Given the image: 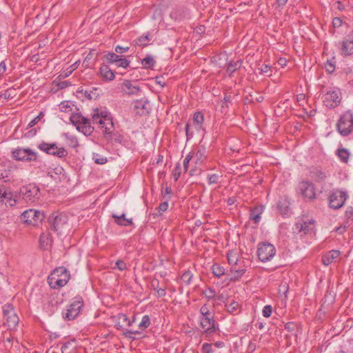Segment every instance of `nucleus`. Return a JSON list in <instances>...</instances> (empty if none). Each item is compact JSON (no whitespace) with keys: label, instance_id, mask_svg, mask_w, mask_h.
I'll list each match as a JSON object with an SVG mask.
<instances>
[{"label":"nucleus","instance_id":"36","mask_svg":"<svg viewBox=\"0 0 353 353\" xmlns=\"http://www.w3.org/2000/svg\"><path fill=\"white\" fill-rule=\"evenodd\" d=\"M74 347V341H68L62 345L61 352L62 353H72Z\"/></svg>","mask_w":353,"mask_h":353},{"label":"nucleus","instance_id":"19","mask_svg":"<svg viewBox=\"0 0 353 353\" xmlns=\"http://www.w3.org/2000/svg\"><path fill=\"white\" fill-rule=\"evenodd\" d=\"M121 92L128 96H139L141 89L138 85H134L131 81L125 80L121 85Z\"/></svg>","mask_w":353,"mask_h":353},{"label":"nucleus","instance_id":"59","mask_svg":"<svg viewBox=\"0 0 353 353\" xmlns=\"http://www.w3.org/2000/svg\"><path fill=\"white\" fill-rule=\"evenodd\" d=\"M6 71V64L4 61L0 63V76L3 75Z\"/></svg>","mask_w":353,"mask_h":353},{"label":"nucleus","instance_id":"3","mask_svg":"<svg viewBox=\"0 0 353 353\" xmlns=\"http://www.w3.org/2000/svg\"><path fill=\"white\" fill-rule=\"evenodd\" d=\"M70 121L77 127L79 131L85 136H89L93 132L94 128L91 126L90 120L81 114L79 113L72 114L70 117Z\"/></svg>","mask_w":353,"mask_h":353},{"label":"nucleus","instance_id":"21","mask_svg":"<svg viewBox=\"0 0 353 353\" xmlns=\"http://www.w3.org/2000/svg\"><path fill=\"white\" fill-rule=\"evenodd\" d=\"M339 256L340 252L339 250H331L323 256L322 262L325 265H328L332 263L336 262Z\"/></svg>","mask_w":353,"mask_h":353},{"label":"nucleus","instance_id":"13","mask_svg":"<svg viewBox=\"0 0 353 353\" xmlns=\"http://www.w3.org/2000/svg\"><path fill=\"white\" fill-rule=\"evenodd\" d=\"M348 196L345 192L336 190L333 191L329 196V203L330 208L333 209H339L343 205Z\"/></svg>","mask_w":353,"mask_h":353},{"label":"nucleus","instance_id":"50","mask_svg":"<svg viewBox=\"0 0 353 353\" xmlns=\"http://www.w3.org/2000/svg\"><path fill=\"white\" fill-rule=\"evenodd\" d=\"M190 161H193L192 159V153H189L186 157L183 160V168H184V170L185 171L188 170V165H189V163Z\"/></svg>","mask_w":353,"mask_h":353},{"label":"nucleus","instance_id":"23","mask_svg":"<svg viewBox=\"0 0 353 353\" xmlns=\"http://www.w3.org/2000/svg\"><path fill=\"white\" fill-rule=\"evenodd\" d=\"M101 77L105 81H112L115 76L112 70L106 64H103L99 70Z\"/></svg>","mask_w":353,"mask_h":353},{"label":"nucleus","instance_id":"57","mask_svg":"<svg viewBox=\"0 0 353 353\" xmlns=\"http://www.w3.org/2000/svg\"><path fill=\"white\" fill-rule=\"evenodd\" d=\"M129 50V47H122L120 46H117L115 47V52L119 54H121L123 52H127Z\"/></svg>","mask_w":353,"mask_h":353},{"label":"nucleus","instance_id":"48","mask_svg":"<svg viewBox=\"0 0 353 353\" xmlns=\"http://www.w3.org/2000/svg\"><path fill=\"white\" fill-rule=\"evenodd\" d=\"M272 313V308L270 305H265L264 306L262 314L264 317L268 318L271 316Z\"/></svg>","mask_w":353,"mask_h":353},{"label":"nucleus","instance_id":"5","mask_svg":"<svg viewBox=\"0 0 353 353\" xmlns=\"http://www.w3.org/2000/svg\"><path fill=\"white\" fill-rule=\"evenodd\" d=\"M294 232L303 234H312L315 233V221L314 219L302 217L294 225Z\"/></svg>","mask_w":353,"mask_h":353},{"label":"nucleus","instance_id":"14","mask_svg":"<svg viewBox=\"0 0 353 353\" xmlns=\"http://www.w3.org/2000/svg\"><path fill=\"white\" fill-rule=\"evenodd\" d=\"M12 157L18 161H30L36 160L37 153L28 148H17L12 151Z\"/></svg>","mask_w":353,"mask_h":353},{"label":"nucleus","instance_id":"35","mask_svg":"<svg viewBox=\"0 0 353 353\" xmlns=\"http://www.w3.org/2000/svg\"><path fill=\"white\" fill-rule=\"evenodd\" d=\"M262 213V209L256 208L251 211L250 219H252L255 223H259L261 220V214Z\"/></svg>","mask_w":353,"mask_h":353},{"label":"nucleus","instance_id":"34","mask_svg":"<svg viewBox=\"0 0 353 353\" xmlns=\"http://www.w3.org/2000/svg\"><path fill=\"white\" fill-rule=\"evenodd\" d=\"M162 196L164 200L169 201L171 198L172 189L167 183L162 184Z\"/></svg>","mask_w":353,"mask_h":353},{"label":"nucleus","instance_id":"49","mask_svg":"<svg viewBox=\"0 0 353 353\" xmlns=\"http://www.w3.org/2000/svg\"><path fill=\"white\" fill-rule=\"evenodd\" d=\"M168 201L164 200V201L159 205V206L157 209L159 214H161L163 212H164L167 210V209L168 208Z\"/></svg>","mask_w":353,"mask_h":353},{"label":"nucleus","instance_id":"6","mask_svg":"<svg viewBox=\"0 0 353 353\" xmlns=\"http://www.w3.org/2000/svg\"><path fill=\"white\" fill-rule=\"evenodd\" d=\"M239 252L237 250H230L227 254L228 263L232 266L231 271L235 272L234 279L241 277L245 272V269L241 268L239 265L241 261L239 260Z\"/></svg>","mask_w":353,"mask_h":353},{"label":"nucleus","instance_id":"42","mask_svg":"<svg viewBox=\"0 0 353 353\" xmlns=\"http://www.w3.org/2000/svg\"><path fill=\"white\" fill-rule=\"evenodd\" d=\"M119 320L123 323H125L128 326L132 325V323L134 322L135 319L134 318L132 321H130L128 317L124 314H119L118 316Z\"/></svg>","mask_w":353,"mask_h":353},{"label":"nucleus","instance_id":"17","mask_svg":"<svg viewBox=\"0 0 353 353\" xmlns=\"http://www.w3.org/2000/svg\"><path fill=\"white\" fill-rule=\"evenodd\" d=\"M0 205L1 210H6L8 207L12 208L17 204V200L10 192H2L0 190Z\"/></svg>","mask_w":353,"mask_h":353},{"label":"nucleus","instance_id":"1","mask_svg":"<svg viewBox=\"0 0 353 353\" xmlns=\"http://www.w3.org/2000/svg\"><path fill=\"white\" fill-rule=\"evenodd\" d=\"M70 274L63 267L55 269L48 276V283L52 288L63 287L68 282Z\"/></svg>","mask_w":353,"mask_h":353},{"label":"nucleus","instance_id":"16","mask_svg":"<svg viewBox=\"0 0 353 353\" xmlns=\"http://www.w3.org/2000/svg\"><path fill=\"white\" fill-rule=\"evenodd\" d=\"M299 190L305 198L310 200L315 198V188L311 182L308 181H303L299 184Z\"/></svg>","mask_w":353,"mask_h":353},{"label":"nucleus","instance_id":"28","mask_svg":"<svg viewBox=\"0 0 353 353\" xmlns=\"http://www.w3.org/2000/svg\"><path fill=\"white\" fill-rule=\"evenodd\" d=\"M200 325L203 331L206 332L213 327L214 322L211 320L210 316H202L200 318Z\"/></svg>","mask_w":353,"mask_h":353},{"label":"nucleus","instance_id":"38","mask_svg":"<svg viewBox=\"0 0 353 353\" xmlns=\"http://www.w3.org/2000/svg\"><path fill=\"white\" fill-rule=\"evenodd\" d=\"M150 325V319L148 315H145L142 317L141 321L140 322L139 327L141 330H144L148 327Z\"/></svg>","mask_w":353,"mask_h":353},{"label":"nucleus","instance_id":"7","mask_svg":"<svg viewBox=\"0 0 353 353\" xmlns=\"http://www.w3.org/2000/svg\"><path fill=\"white\" fill-rule=\"evenodd\" d=\"M204 121L203 115L201 112H197L194 114L192 121H189L185 125L187 139H190L194 135L193 127L197 132L203 130V123Z\"/></svg>","mask_w":353,"mask_h":353},{"label":"nucleus","instance_id":"26","mask_svg":"<svg viewBox=\"0 0 353 353\" xmlns=\"http://www.w3.org/2000/svg\"><path fill=\"white\" fill-rule=\"evenodd\" d=\"M52 238L50 233H43L39 238V246L43 250H47L51 245Z\"/></svg>","mask_w":353,"mask_h":353},{"label":"nucleus","instance_id":"9","mask_svg":"<svg viewBox=\"0 0 353 353\" xmlns=\"http://www.w3.org/2000/svg\"><path fill=\"white\" fill-rule=\"evenodd\" d=\"M258 257L262 262L270 261L276 254L275 248L269 243H262L259 245Z\"/></svg>","mask_w":353,"mask_h":353},{"label":"nucleus","instance_id":"24","mask_svg":"<svg viewBox=\"0 0 353 353\" xmlns=\"http://www.w3.org/2000/svg\"><path fill=\"white\" fill-rule=\"evenodd\" d=\"M242 61L239 59L236 61H230L228 63H227L225 72L230 77H232L233 74L238 70H239L241 67Z\"/></svg>","mask_w":353,"mask_h":353},{"label":"nucleus","instance_id":"2","mask_svg":"<svg viewBox=\"0 0 353 353\" xmlns=\"http://www.w3.org/2000/svg\"><path fill=\"white\" fill-rule=\"evenodd\" d=\"M336 128L339 133L343 137L353 133V113L351 111H346L340 116Z\"/></svg>","mask_w":353,"mask_h":353},{"label":"nucleus","instance_id":"4","mask_svg":"<svg viewBox=\"0 0 353 353\" xmlns=\"http://www.w3.org/2000/svg\"><path fill=\"white\" fill-rule=\"evenodd\" d=\"M323 104L328 108H334L338 106L341 101V92L337 88H329L326 89L322 97Z\"/></svg>","mask_w":353,"mask_h":353},{"label":"nucleus","instance_id":"45","mask_svg":"<svg viewBox=\"0 0 353 353\" xmlns=\"http://www.w3.org/2000/svg\"><path fill=\"white\" fill-rule=\"evenodd\" d=\"M164 157L162 154L159 153L156 157L153 159L152 164L162 165L164 164Z\"/></svg>","mask_w":353,"mask_h":353},{"label":"nucleus","instance_id":"32","mask_svg":"<svg viewBox=\"0 0 353 353\" xmlns=\"http://www.w3.org/2000/svg\"><path fill=\"white\" fill-rule=\"evenodd\" d=\"M155 63V60L151 55H147L141 61L143 67L145 69L152 68Z\"/></svg>","mask_w":353,"mask_h":353},{"label":"nucleus","instance_id":"56","mask_svg":"<svg viewBox=\"0 0 353 353\" xmlns=\"http://www.w3.org/2000/svg\"><path fill=\"white\" fill-rule=\"evenodd\" d=\"M59 106H60V109L63 112H68L72 111V107L67 103H61Z\"/></svg>","mask_w":353,"mask_h":353},{"label":"nucleus","instance_id":"31","mask_svg":"<svg viewBox=\"0 0 353 353\" xmlns=\"http://www.w3.org/2000/svg\"><path fill=\"white\" fill-rule=\"evenodd\" d=\"M112 217L115 219V222L121 225L127 226L132 223L131 219L125 218V214H122L121 216L112 214Z\"/></svg>","mask_w":353,"mask_h":353},{"label":"nucleus","instance_id":"40","mask_svg":"<svg viewBox=\"0 0 353 353\" xmlns=\"http://www.w3.org/2000/svg\"><path fill=\"white\" fill-rule=\"evenodd\" d=\"M231 99L232 95L230 94L229 95H225L223 101L222 100V110L225 108L228 109L230 105H232Z\"/></svg>","mask_w":353,"mask_h":353},{"label":"nucleus","instance_id":"8","mask_svg":"<svg viewBox=\"0 0 353 353\" xmlns=\"http://www.w3.org/2000/svg\"><path fill=\"white\" fill-rule=\"evenodd\" d=\"M38 148L48 154L59 158L65 157L68 154V152L64 148H58L56 143L42 142L38 145Z\"/></svg>","mask_w":353,"mask_h":353},{"label":"nucleus","instance_id":"46","mask_svg":"<svg viewBox=\"0 0 353 353\" xmlns=\"http://www.w3.org/2000/svg\"><path fill=\"white\" fill-rule=\"evenodd\" d=\"M44 116L43 113V112H40L39 114L34 119H33L28 125V128H30L32 127H33L34 125H35L40 120L41 118H43Z\"/></svg>","mask_w":353,"mask_h":353},{"label":"nucleus","instance_id":"20","mask_svg":"<svg viewBox=\"0 0 353 353\" xmlns=\"http://www.w3.org/2000/svg\"><path fill=\"white\" fill-rule=\"evenodd\" d=\"M39 188L34 185H29L21 189V193L26 199L31 200L39 193Z\"/></svg>","mask_w":353,"mask_h":353},{"label":"nucleus","instance_id":"25","mask_svg":"<svg viewBox=\"0 0 353 353\" xmlns=\"http://www.w3.org/2000/svg\"><path fill=\"white\" fill-rule=\"evenodd\" d=\"M108 112L106 110H97L92 116V121L95 124H99L100 127L103 123L104 118L108 115Z\"/></svg>","mask_w":353,"mask_h":353},{"label":"nucleus","instance_id":"10","mask_svg":"<svg viewBox=\"0 0 353 353\" xmlns=\"http://www.w3.org/2000/svg\"><path fill=\"white\" fill-rule=\"evenodd\" d=\"M43 219V213L34 209L26 210L21 216V219L23 222L34 225L41 222Z\"/></svg>","mask_w":353,"mask_h":353},{"label":"nucleus","instance_id":"15","mask_svg":"<svg viewBox=\"0 0 353 353\" xmlns=\"http://www.w3.org/2000/svg\"><path fill=\"white\" fill-rule=\"evenodd\" d=\"M48 221L55 231H61L68 225V217L64 214L54 213L50 216Z\"/></svg>","mask_w":353,"mask_h":353},{"label":"nucleus","instance_id":"18","mask_svg":"<svg viewBox=\"0 0 353 353\" xmlns=\"http://www.w3.org/2000/svg\"><path fill=\"white\" fill-rule=\"evenodd\" d=\"M339 51L343 57L353 54V32L347 35L341 43Z\"/></svg>","mask_w":353,"mask_h":353},{"label":"nucleus","instance_id":"27","mask_svg":"<svg viewBox=\"0 0 353 353\" xmlns=\"http://www.w3.org/2000/svg\"><path fill=\"white\" fill-rule=\"evenodd\" d=\"M193 161L199 164L203 161L205 159V148L199 147L196 152H191Z\"/></svg>","mask_w":353,"mask_h":353},{"label":"nucleus","instance_id":"30","mask_svg":"<svg viewBox=\"0 0 353 353\" xmlns=\"http://www.w3.org/2000/svg\"><path fill=\"white\" fill-rule=\"evenodd\" d=\"M121 56L122 55H119L117 53L109 52L103 56V59L107 63L117 64L118 63V61H119V59L121 58Z\"/></svg>","mask_w":353,"mask_h":353},{"label":"nucleus","instance_id":"53","mask_svg":"<svg viewBox=\"0 0 353 353\" xmlns=\"http://www.w3.org/2000/svg\"><path fill=\"white\" fill-rule=\"evenodd\" d=\"M345 216L347 220L353 219V208L352 207H348L346 209V211L345 212Z\"/></svg>","mask_w":353,"mask_h":353},{"label":"nucleus","instance_id":"62","mask_svg":"<svg viewBox=\"0 0 353 353\" xmlns=\"http://www.w3.org/2000/svg\"><path fill=\"white\" fill-rule=\"evenodd\" d=\"M287 60L284 58H280L278 60V63L281 65L282 67L286 65Z\"/></svg>","mask_w":353,"mask_h":353},{"label":"nucleus","instance_id":"63","mask_svg":"<svg viewBox=\"0 0 353 353\" xmlns=\"http://www.w3.org/2000/svg\"><path fill=\"white\" fill-rule=\"evenodd\" d=\"M345 230H346V226H340L336 229V231L339 234H342L345 231Z\"/></svg>","mask_w":353,"mask_h":353},{"label":"nucleus","instance_id":"54","mask_svg":"<svg viewBox=\"0 0 353 353\" xmlns=\"http://www.w3.org/2000/svg\"><path fill=\"white\" fill-rule=\"evenodd\" d=\"M191 278L192 274L190 272H185L181 276V279L187 283H188L190 281Z\"/></svg>","mask_w":353,"mask_h":353},{"label":"nucleus","instance_id":"37","mask_svg":"<svg viewBox=\"0 0 353 353\" xmlns=\"http://www.w3.org/2000/svg\"><path fill=\"white\" fill-rule=\"evenodd\" d=\"M337 154H338V157H339V159L343 162L345 163L347 161L350 154L346 149H345V148L339 149L337 150Z\"/></svg>","mask_w":353,"mask_h":353},{"label":"nucleus","instance_id":"29","mask_svg":"<svg viewBox=\"0 0 353 353\" xmlns=\"http://www.w3.org/2000/svg\"><path fill=\"white\" fill-rule=\"evenodd\" d=\"M225 307L226 310L232 314H236L240 311L239 304L236 301H232L229 303L228 301V302L225 303Z\"/></svg>","mask_w":353,"mask_h":353},{"label":"nucleus","instance_id":"55","mask_svg":"<svg viewBox=\"0 0 353 353\" xmlns=\"http://www.w3.org/2000/svg\"><path fill=\"white\" fill-rule=\"evenodd\" d=\"M212 272L214 276L216 277L221 276V268L219 266V265H214L212 266Z\"/></svg>","mask_w":353,"mask_h":353},{"label":"nucleus","instance_id":"64","mask_svg":"<svg viewBox=\"0 0 353 353\" xmlns=\"http://www.w3.org/2000/svg\"><path fill=\"white\" fill-rule=\"evenodd\" d=\"M157 294L159 296H163L165 295V291L163 288H159L157 290Z\"/></svg>","mask_w":353,"mask_h":353},{"label":"nucleus","instance_id":"61","mask_svg":"<svg viewBox=\"0 0 353 353\" xmlns=\"http://www.w3.org/2000/svg\"><path fill=\"white\" fill-rule=\"evenodd\" d=\"M189 174L191 176H193L194 175H199L201 174V169H199V170H191L190 171V173Z\"/></svg>","mask_w":353,"mask_h":353},{"label":"nucleus","instance_id":"52","mask_svg":"<svg viewBox=\"0 0 353 353\" xmlns=\"http://www.w3.org/2000/svg\"><path fill=\"white\" fill-rule=\"evenodd\" d=\"M259 70H260V74H268V72L270 70V66L267 64H262L259 68Z\"/></svg>","mask_w":353,"mask_h":353},{"label":"nucleus","instance_id":"11","mask_svg":"<svg viewBox=\"0 0 353 353\" xmlns=\"http://www.w3.org/2000/svg\"><path fill=\"white\" fill-rule=\"evenodd\" d=\"M5 324L10 329H14L19 323V317L17 315L14 307L10 304H6L3 307Z\"/></svg>","mask_w":353,"mask_h":353},{"label":"nucleus","instance_id":"58","mask_svg":"<svg viewBox=\"0 0 353 353\" xmlns=\"http://www.w3.org/2000/svg\"><path fill=\"white\" fill-rule=\"evenodd\" d=\"M342 20L339 17H335L333 19L332 24L334 27L339 28L342 25Z\"/></svg>","mask_w":353,"mask_h":353},{"label":"nucleus","instance_id":"33","mask_svg":"<svg viewBox=\"0 0 353 353\" xmlns=\"http://www.w3.org/2000/svg\"><path fill=\"white\" fill-rule=\"evenodd\" d=\"M326 72L331 74L334 72L336 68V60L335 58L327 60L324 65Z\"/></svg>","mask_w":353,"mask_h":353},{"label":"nucleus","instance_id":"39","mask_svg":"<svg viewBox=\"0 0 353 353\" xmlns=\"http://www.w3.org/2000/svg\"><path fill=\"white\" fill-rule=\"evenodd\" d=\"M92 159L97 164H104L107 162L106 157H105L101 154H99L97 153L93 154Z\"/></svg>","mask_w":353,"mask_h":353},{"label":"nucleus","instance_id":"22","mask_svg":"<svg viewBox=\"0 0 353 353\" xmlns=\"http://www.w3.org/2000/svg\"><path fill=\"white\" fill-rule=\"evenodd\" d=\"M103 123L101 128L103 129V133L106 135H110L114 130V124L110 114L108 112L107 117L103 119Z\"/></svg>","mask_w":353,"mask_h":353},{"label":"nucleus","instance_id":"51","mask_svg":"<svg viewBox=\"0 0 353 353\" xmlns=\"http://www.w3.org/2000/svg\"><path fill=\"white\" fill-rule=\"evenodd\" d=\"M115 267L114 268H117L118 270L123 271L126 269V264L122 260H118L115 263Z\"/></svg>","mask_w":353,"mask_h":353},{"label":"nucleus","instance_id":"44","mask_svg":"<svg viewBox=\"0 0 353 353\" xmlns=\"http://www.w3.org/2000/svg\"><path fill=\"white\" fill-rule=\"evenodd\" d=\"M117 67H121L123 68H126L130 65V61L127 60L123 56H121L119 59V61L116 64Z\"/></svg>","mask_w":353,"mask_h":353},{"label":"nucleus","instance_id":"60","mask_svg":"<svg viewBox=\"0 0 353 353\" xmlns=\"http://www.w3.org/2000/svg\"><path fill=\"white\" fill-rule=\"evenodd\" d=\"M200 312H201V316H210V314L209 313L208 308L205 306L201 307Z\"/></svg>","mask_w":353,"mask_h":353},{"label":"nucleus","instance_id":"41","mask_svg":"<svg viewBox=\"0 0 353 353\" xmlns=\"http://www.w3.org/2000/svg\"><path fill=\"white\" fill-rule=\"evenodd\" d=\"M146 105H148V103H143L142 101H136L134 108L137 110L141 109V110H137V113L139 114H144L145 110H146Z\"/></svg>","mask_w":353,"mask_h":353},{"label":"nucleus","instance_id":"43","mask_svg":"<svg viewBox=\"0 0 353 353\" xmlns=\"http://www.w3.org/2000/svg\"><path fill=\"white\" fill-rule=\"evenodd\" d=\"M149 41L150 39L148 35L141 36L136 40V43L140 46H145Z\"/></svg>","mask_w":353,"mask_h":353},{"label":"nucleus","instance_id":"12","mask_svg":"<svg viewBox=\"0 0 353 353\" xmlns=\"http://www.w3.org/2000/svg\"><path fill=\"white\" fill-rule=\"evenodd\" d=\"M83 305V299L81 297H75L73 301L63 314V318L68 320L74 319L79 314Z\"/></svg>","mask_w":353,"mask_h":353},{"label":"nucleus","instance_id":"47","mask_svg":"<svg viewBox=\"0 0 353 353\" xmlns=\"http://www.w3.org/2000/svg\"><path fill=\"white\" fill-rule=\"evenodd\" d=\"M67 139L68 141V144L72 148H76L78 145V140L75 137L73 136H66Z\"/></svg>","mask_w":353,"mask_h":353}]
</instances>
